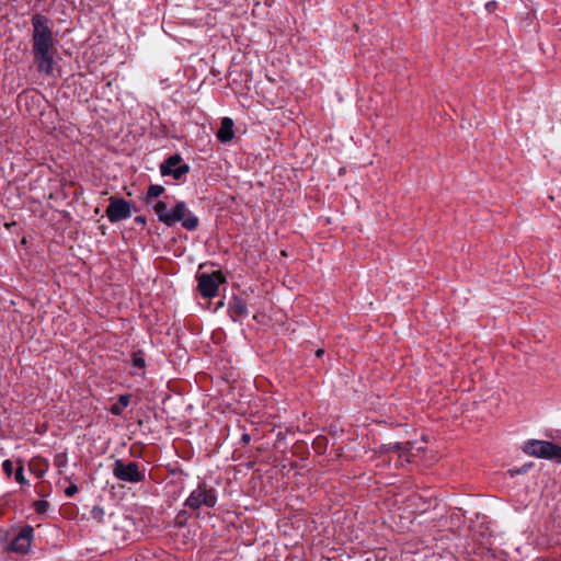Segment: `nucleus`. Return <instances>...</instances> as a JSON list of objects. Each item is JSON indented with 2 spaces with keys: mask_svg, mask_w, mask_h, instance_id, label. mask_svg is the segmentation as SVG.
I'll use <instances>...</instances> for the list:
<instances>
[{
  "mask_svg": "<svg viewBox=\"0 0 561 561\" xmlns=\"http://www.w3.org/2000/svg\"><path fill=\"white\" fill-rule=\"evenodd\" d=\"M129 399H130L129 394L121 396L118 399V404H113L111 407V413L114 415L122 414L123 408H126L129 404Z\"/></svg>",
  "mask_w": 561,
  "mask_h": 561,
  "instance_id": "nucleus-13",
  "label": "nucleus"
},
{
  "mask_svg": "<svg viewBox=\"0 0 561 561\" xmlns=\"http://www.w3.org/2000/svg\"><path fill=\"white\" fill-rule=\"evenodd\" d=\"M497 8V3L496 1L492 0V1H489L485 3V9L489 11V12H494L495 9Z\"/></svg>",
  "mask_w": 561,
  "mask_h": 561,
  "instance_id": "nucleus-21",
  "label": "nucleus"
},
{
  "mask_svg": "<svg viewBox=\"0 0 561 561\" xmlns=\"http://www.w3.org/2000/svg\"><path fill=\"white\" fill-rule=\"evenodd\" d=\"M78 492V486L76 484H70L66 490L65 493L67 496H72Z\"/></svg>",
  "mask_w": 561,
  "mask_h": 561,
  "instance_id": "nucleus-20",
  "label": "nucleus"
},
{
  "mask_svg": "<svg viewBox=\"0 0 561 561\" xmlns=\"http://www.w3.org/2000/svg\"><path fill=\"white\" fill-rule=\"evenodd\" d=\"M15 481L23 484L25 482L24 478V468L23 466H19L14 473Z\"/></svg>",
  "mask_w": 561,
  "mask_h": 561,
  "instance_id": "nucleus-17",
  "label": "nucleus"
},
{
  "mask_svg": "<svg viewBox=\"0 0 561 561\" xmlns=\"http://www.w3.org/2000/svg\"><path fill=\"white\" fill-rule=\"evenodd\" d=\"M33 26V55L34 62L39 72L51 75L54 65V45L55 39L50 21L42 14H35L32 18Z\"/></svg>",
  "mask_w": 561,
  "mask_h": 561,
  "instance_id": "nucleus-1",
  "label": "nucleus"
},
{
  "mask_svg": "<svg viewBox=\"0 0 561 561\" xmlns=\"http://www.w3.org/2000/svg\"><path fill=\"white\" fill-rule=\"evenodd\" d=\"M233 121L229 117H224L216 134L217 139L221 142H228L233 138Z\"/></svg>",
  "mask_w": 561,
  "mask_h": 561,
  "instance_id": "nucleus-11",
  "label": "nucleus"
},
{
  "mask_svg": "<svg viewBox=\"0 0 561 561\" xmlns=\"http://www.w3.org/2000/svg\"><path fill=\"white\" fill-rule=\"evenodd\" d=\"M523 450L525 454L561 462V446L548 440L529 439L524 444Z\"/></svg>",
  "mask_w": 561,
  "mask_h": 561,
  "instance_id": "nucleus-3",
  "label": "nucleus"
},
{
  "mask_svg": "<svg viewBox=\"0 0 561 561\" xmlns=\"http://www.w3.org/2000/svg\"><path fill=\"white\" fill-rule=\"evenodd\" d=\"M411 448L412 445L409 442L404 444H396L391 447V450L397 454L401 466H403L404 462H411V457L413 456Z\"/></svg>",
  "mask_w": 561,
  "mask_h": 561,
  "instance_id": "nucleus-12",
  "label": "nucleus"
},
{
  "mask_svg": "<svg viewBox=\"0 0 561 561\" xmlns=\"http://www.w3.org/2000/svg\"><path fill=\"white\" fill-rule=\"evenodd\" d=\"M103 514H104L103 508L98 507V506L93 507L92 515L94 518L102 520Z\"/></svg>",
  "mask_w": 561,
  "mask_h": 561,
  "instance_id": "nucleus-19",
  "label": "nucleus"
},
{
  "mask_svg": "<svg viewBox=\"0 0 561 561\" xmlns=\"http://www.w3.org/2000/svg\"><path fill=\"white\" fill-rule=\"evenodd\" d=\"M49 503L44 500H38L34 503V508L37 513L43 514L48 510Z\"/></svg>",
  "mask_w": 561,
  "mask_h": 561,
  "instance_id": "nucleus-16",
  "label": "nucleus"
},
{
  "mask_svg": "<svg viewBox=\"0 0 561 561\" xmlns=\"http://www.w3.org/2000/svg\"><path fill=\"white\" fill-rule=\"evenodd\" d=\"M135 221L137 224L145 225L146 224V218L144 216H137V217H135Z\"/></svg>",
  "mask_w": 561,
  "mask_h": 561,
  "instance_id": "nucleus-22",
  "label": "nucleus"
},
{
  "mask_svg": "<svg viewBox=\"0 0 561 561\" xmlns=\"http://www.w3.org/2000/svg\"><path fill=\"white\" fill-rule=\"evenodd\" d=\"M133 365L139 369L145 368V359L140 352L134 353L133 355Z\"/></svg>",
  "mask_w": 561,
  "mask_h": 561,
  "instance_id": "nucleus-15",
  "label": "nucleus"
},
{
  "mask_svg": "<svg viewBox=\"0 0 561 561\" xmlns=\"http://www.w3.org/2000/svg\"><path fill=\"white\" fill-rule=\"evenodd\" d=\"M153 210L159 221L168 227H172L180 221L184 229L193 231L199 225L198 218L187 209L186 204L182 201L178 202L171 211L168 210L167 203L159 201L153 206Z\"/></svg>",
  "mask_w": 561,
  "mask_h": 561,
  "instance_id": "nucleus-2",
  "label": "nucleus"
},
{
  "mask_svg": "<svg viewBox=\"0 0 561 561\" xmlns=\"http://www.w3.org/2000/svg\"><path fill=\"white\" fill-rule=\"evenodd\" d=\"M3 471L10 477L13 472V463L11 460L7 459L2 463Z\"/></svg>",
  "mask_w": 561,
  "mask_h": 561,
  "instance_id": "nucleus-18",
  "label": "nucleus"
},
{
  "mask_svg": "<svg viewBox=\"0 0 561 561\" xmlns=\"http://www.w3.org/2000/svg\"><path fill=\"white\" fill-rule=\"evenodd\" d=\"M324 351L322 348L317 350L316 356L321 357L323 355Z\"/></svg>",
  "mask_w": 561,
  "mask_h": 561,
  "instance_id": "nucleus-23",
  "label": "nucleus"
},
{
  "mask_svg": "<svg viewBox=\"0 0 561 561\" xmlns=\"http://www.w3.org/2000/svg\"><path fill=\"white\" fill-rule=\"evenodd\" d=\"M164 192V187L162 185L152 184L149 186L147 196L145 198L146 204H149L152 198L159 197Z\"/></svg>",
  "mask_w": 561,
  "mask_h": 561,
  "instance_id": "nucleus-14",
  "label": "nucleus"
},
{
  "mask_svg": "<svg viewBox=\"0 0 561 561\" xmlns=\"http://www.w3.org/2000/svg\"><path fill=\"white\" fill-rule=\"evenodd\" d=\"M198 290L203 297L211 298L217 295L218 287L225 282L221 272H213L210 274H201L197 277Z\"/></svg>",
  "mask_w": 561,
  "mask_h": 561,
  "instance_id": "nucleus-6",
  "label": "nucleus"
},
{
  "mask_svg": "<svg viewBox=\"0 0 561 561\" xmlns=\"http://www.w3.org/2000/svg\"><path fill=\"white\" fill-rule=\"evenodd\" d=\"M182 157L180 154L170 156L163 163L160 165L161 175L168 176L171 175L174 180H180L182 176L190 172V165L184 163L181 164Z\"/></svg>",
  "mask_w": 561,
  "mask_h": 561,
  "instance_id": "nucleus-8",
  "label": "nucleus"
},
{
  "mask_svg": "<svg viewBox=\"0 0 561 561\" xmlns=\"http://www.w3.org/2000/svg\"><path fill=\"white\" fill-rule=\"evenodd\" d=\"M217 503L216 490L208 486L205 482L198 483L197 488L191 492L185 500L184 505L193 511L202 507L213 508Z\"/></svg>",
  "mask_w": 561,
  "mask_h": 561,
  "instance_id": "nucleus-4",
  "label": "nucleus"
},
{
  "mask_svg": "<svg viewBox=\"0 0 561 561\" xmlns=\"http://www.w3.org/2000/svg\"><path fill=\"white\" fill-rule=\"evenodd\" d=\"M228 311L233 321H236L238 318H243L248 316V308L245 301L240 297L236 296L230 301Z\"/></svg>",
  "mask_w": 561,
  "mask_h": 561,
  "instance_id": "nucleus-10",
  "label": "nucleus"
},
{
  "mask_svg": "<svg viewBox=\"0 0 561 561\" xmlns=\"http://www.w3.org/2000/svg\"><path fill=\"white\" fill-rule=\"evenodd\" d=\"M113 476L123 482L139 483L145 480V471L135 461L124 462L117 459L113 467Z\"/></svg>",
  "mask_w": 561,
  "mask_h": 561,
  "instance_id": "nucleus-5",
  "label": "nucleus"
},
{
  "mask_svg": "<svg viewBox=\"0 0 561 561\" xmlns=\"http://www.w3.org/2000/svg\"><path fill=\"white\" fill-rule=\"evenodd\" d=\"M105 213L111 222H118L130 217L131 204L124 198L112 196Z\"/></svg>",
  "mask_w": 561,
  "mask_h": 561,
  "instance_id": "nucleus-7",
  "label": "nucleus"
},
{
  "mask_svg": "<svg viewBox=\"0 0 561 561\" xmlns=\"http://www.w3.org/2000/svg\"><path fill=\"white\" fill-rule=\"evenodd\" d=\"M33 528L24 526L10 543V550L19 553H26L32 543Z\"/></svg>",
  "mask_w": 561,
  "mask_h": 561,
  "instance_id": "nucleus-9",
  "label": "nucleus"
}]
</instances>
